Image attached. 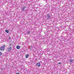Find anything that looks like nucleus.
Returning <instances> with one entry per match:
<instances>
[{
  "instance_id": "obj_1",
  "label": "nucleus",
  "mask_w": 74,
  "mask_h": 74,
  "mask_svg": "<svg viewBox=\"0 0 74 74\" xmlns=\"http://www.w3.org/2000/svg\"><path fill=\"white\" fill-rule=\"evenodd\" d=\"M46 18L47 19H49L51 18V14H47L46 16Z\"/></svg>"
},
{
  "instance_id": "obj_15",
  "label": "nucleus",
  "mask_w": 74,
  "mask_h": 74,
  "mask_svg": "<svg viewBox=\"0 0 74 74\" xmlns=\"http://www.w3.org/2000/svg\"><path fill=\"white\" fill-rule=\"evenodd\" d=\"M16 74H19V73H16Z\"/></svg>"
},
{
  "instance_id": "obj_16",
  "label": "nucleus",
  "mask_w": 74,
  "mask_h": 74,
  "mask_svg": "<svg viewBox=\"0 0 74 74\" xmlns=\"http://www.w3.org/2000/svg\"><path fill=\"white\" fill-rule=\"evenodd\" d=\"M1 70L2 71V70H3V69L2 68L1 69Z\"/></svg>"
},
{
  "instance_id": "obj_11",
  "label": "nucleus",
  "mask_w": 74,
  "mask_h": 74,
  "mask_svg": "<svg viewBox=\"0 0 74 74\" xmlns=\"http://www.w3.org/2000/svg\"><path fill=\"white\" fill-rule=\"evenodd\" d=\"M32 48H33V47H32V46H31L30 47V50H32Z\"/></svg>"
},
{
  "instance_id": "obj_19",
  "label": "nucleus",
  "mask_w": 74,
  "mask_h": 74,
  "mask_svg": "<svg viewBox=\"0 0 74 74\" xmlns=\"http://www.w3.org/2000/svg\"><path fill=\"white\" fill-rule=\"evenodd\" d=\"M10 39H11V38H9V40H10Z\"/></svg>"
},
{
  "instance_id": "obj_3",
  "label": "nucleus",
  "mask_w": 74,
  "mask_h": 74,
  "mask_svg": "<svg viewBox=\"0 0 74 74\" xmlns=\"http://www.w3.org/2000/svg\"><path fill=\"white\" fill-rule=\"evenodd\" d=\"M5 49V47H0V50L1 51H4Z\"/></svg>"
},
{
  "instance_id": "obj_2",
  "label": "nucleus",
  "mask_w": 74,
  "mask_h": 74,
  "mask_svg": "<svg viewBox=\"0 0 74 74\" xmlns=\"http://www.w3.org/2000/svg\"><path fill=\"white\" fill-rule=\"evenodd\" d=\"M25 8H26V7H25V6H23L22 8V9L21 10V11H26L25 10Z\"/></svg>"
},
{
  "instance_id": "obj_7",
  "label": "nucleus",
  "mask_w": 74,
  "mask_h": 74,
  "mask_svg": "<svg viewBox=\"0 0 74 74\" xmlns=\"http://www.w3.org/2000/svg\"><path fill=\"white\" fill-rule=\"evenodd\" d=\"M30 31H27V34H30Z\"/></svg>"
},
{
  "instance_id": "obj_8",
  "label": "nucleus",
  "mask_w": 74,
  "mask_h": 74,
  "mask_svg": "<svg viewBox=\"0 0 74 74\" xmlns=\"http://www.w3.org/2000/svg\"><path fill=\"white\" fill-rule=\"evenodd\" d=\"M29 56V55L27 54L26 55L25 57L26 58H28Z\"/></svg>"
},
{
  "instance_id": "obj_6",
  "label": "nucleus",
  "mask_w": 74,
  "mask_h": 74,
  "mask_svg": "<svg viewBox=\"0 0 74 74\" xmlns=\"http://www.w3.org/2000/svg\"><path fill=\"white\" fill-rule=\"evenodd\" d=\"M36 65L38 67H40V62H38L36 64Z\"/></svg>"
},
{
  "instance_id": "obj_18",
  "label": "nucleus",
  "mask_w": 74,
  "mask_h": 74,
  "mask_svg": "<svg viewBox=\"0 0 74 74\" xmlns=\"http://www.w3.org/2000/svg\"><path fill=\"white\" fill-rule=\"evenodd\" d=\"M10 46H11V44H10Z\"/></svg>"
},
{
  "instance_id": "obj_17",
  "label": "nucleus",
  "mask_w": 74,
  "mask_h": 74,
  "mask_svg": "<svg viewBox=\"0 0 74 74\" xmlns=\"http://www.w3.org/2000/svg\"><path fill=\"white\" fill-rule=\"evenodd\" d=\"M22 69H23L21 68V70H22Z\"/></svg>"
},
{
  "instance_id": "obj_14",
  "label": "nucleus",
  "mask_w": 74,
  "mask_h": 74,
  "mask_svg": "<svg viewBox=\"0 0 74 74\" xmlns=\"http://www.w3.org/2000/svg\"><path fill=\"white\" fill-rule=\"evenodd\" d=\"M58 64H61V62H59V63H58Z\"/></svg>"
},
{
  "instance_id": "obj_13",
  "label": "nucleus",
  "mask_w": 74,
  "mask_h": 74,
  "mask_svg": "<svg viewBox=\"0 0 74 74\" xmlns=\"http://www.w3.org/2000/svg\"><path fill=\"white\" fill-rule=\"evenodd\" d=\"M3 47H5V45H3Z\"/></svg>"
},
{
  "instance_id": "obj_12",
  "label": "nucleus",
  "mask_w": 74,
  "mask_h": 74,
  "mask_svg": "<svg viewBox=\"0 0 74 74\" xmlns=\"http://www.w3.org/2000/svg\"><path fill=\"white\" fill-rule=\"evenodd\" d=\"M1 55H2V53H1V52L0 51V56H1Z\"/></svg>"
},
{
  "instance_id": "obj_9",
  "label": "nucleus",
  "mask_w": 74,
  "mask_h": 74,
  "mask_svg": "<svg viewBox=\"0 0 74 74\" xmlns=\"http://www.w3.org/2000/svg\"><path fill=\"white\" fill-rule=\"evenodd\" d=\"M5 32L7 33H8L9 32V31H8V30L6 29L5 30Z\"/></svg>"
},
{
  "instance_id": "obj_10",
  "label": "nucleus",
  "mask_w": 74,
  "mask_h": 74,
  "mask_svg": "<svg viewBox=\"0 0 74 74\" xmlns=\"http://www.w3.org/2000/svg\"><path fill=\"white\" fill-rule=\"evenodd\" d=\"M70 63H72L73 62V60H70Z\"/></svg>"
},
{
  "instance_id": "obj_5",
  "label": "nucleus",
  "mask_w": 74,
  "mask_h": 74,
  "mask_svg": "<svg viewBox=\"0 0 74 74\" xmlns=\"http://www.w3.org/2000/svg\"><path fill=\"white\" fill-rule=\"evenodd\" d=\"M16 48L17 49H19L21 48V47L20 46L17 45V46Z\"/></svg>"
},
{
  "instance_id": "obj_4",
  "label": "nucleus",
  "mask_w": 74,
  "mask_h": 74,
  "mask_svg": "<svg viewBox=\"0 0 74 74\" xmlns=\"http://www.w3.org/2000/svg\"><path fill=\"white\" fill-rule=\"evenodd\" d=\"M11 49H12V47H10L7 48V49L8 52H11Z\"/></svg>"
}]
</instances>
